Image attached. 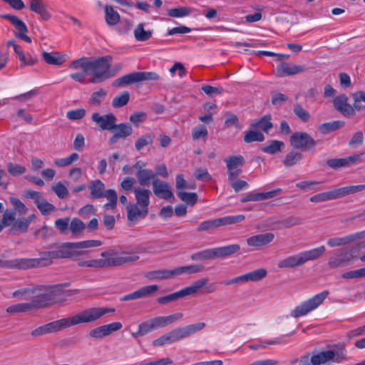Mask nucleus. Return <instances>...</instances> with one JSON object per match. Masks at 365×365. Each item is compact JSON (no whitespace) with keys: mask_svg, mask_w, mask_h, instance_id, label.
<instances>
[{"mask_svg":"<svg viewBox=\"0 0 365 365\" xmlns=\"http://www.w3.org/2000/svg\"><path fill=\"white\" fill-rule=\"evenodd\" d=\"M115 312L114 309L105 307H93L67 318L53 321L43 326H40L31 332L34 337H38L48 333L57 332L63 329L75 326L79 324L90 323L96 321L101 317L109 312Z\"/></svg>","mask_w":365,"mask_h":365,"instance_id":"1","label":"nucleus"},{"mask_svg":"<svg viewBox=\"0 0 365 365\" xmlns=\"http://www.w3.org/2000/svg\"><path fill=\"white\" fill-rule=\"evenodd\" d=\"M111 61L110 56L98 57L95 59L83 57L71 61L69 68L73 69L86 68V71L91 76L89 82L100 83L115 75V73L110 70Z\"/></svg>","mask_w":365,"mask_h":365,"instance_id":"2","label":"nucleus"},{"mask_svg":"<svg viewBox=\"0 0 365 365\" xmlns=\"http://www.w3.org/2000/svg\"><path fill=\"white\" fill-rule=\"evenodd\" d=\"M101 259H91L78 262L80 267L104 268L120 266L137 261L139 257L135 254L121 252L110 249L101 252Z\"/></svg>","mask_w":365,"mask_h":365,"instance_id":"3","label":"nucleus"},{"mask_svg":"<svg viewBox=\"0 0 365 365\" xmlns=\"http://www.w3.org/2000/svg\"><path fill=\"white\" fill-rule=\"evenodd\" d=\"M75 250H77L76 242H64L56 250L40 252L38 258H31L32 267H48L52 264L53 259L71 257Z\"/></svg>","mask_w":365,"mask_h":365,"instance_id":"4","label":"nucleus"},{"mask_svg":"<svg viewBox=\"0 0 365 365\" xmlns=\"http://www.w3.org/2000/svg\"><path fill=\"white\" fill-rule=\"evenodd\" d=\"M61 287L62 285L34 287L36 292L32 293L31 297L34 299L31 301L33 310L48 307L56 303L61 292Z\"/></svg>","mask_w":365,"mask_h":365,"instance_id":"5","label":"nucleus"},{"mask_svg":"<svg viewBox=\"0 0 365 365\" xmlns=\"http://www.w3.org/2000/svg\"><path fill=\"white\" fill-rule=\"evenodd\" d=\"M9 227V233L17 235L27 232L29 226L24 217L16 219V212L6 210L0 222V232L4 227Z\"/></svg>","mask_w":365,"mask_h":365,"instance_id":"6","label":"nucleus"},{"mask_svg":"<svg viewBox=\"0 0 365 365\" xmlns=\"http://www.w3.org/2000/svg\"><path fill=\"white\" fill-rule=\"evenodd\" d=\"M160 79V76L155 72H133L115 79L113 81V85L116 87H123L143 81H158Z\"/></svg>","mask_w":365,"mask_h":365,"instance_id":"7","label":"nucleus"},{"mask_svg":"<svg viewBox=\"0 0 365 365\" xmlns=\"http://www.w3.org/2000/svg\"><path fill=\"white\" fill-rule=\"evenodd\" d=\"M329 294V291H324L319 293L309 299L304 301L301 304L296 307L290 313L291 316L294 318H298L302 316L306 315L311 311L317 308L327 298Z\"/></svg>","mask_w":365,"mask_h":365,"instance_id":"8","label":"nucleus"},{"mask_svg":"<svg viewBox=\"0 0 365 365\" xmlns=\"http://www.w3.org/2000/svg\"><path fill=\"white\" fill-rule=\"evenodd\" d=\"M245 217L243 215L225 216L213 220H209L202 222L197 227V232L210 231L217 229L221 226L235 224L242 222Z\"/></svg>","mask_w":365,"mask_h":365,"instance_id":"9","label":"nucleus"},{"mask_svg":"<svg viewBox=\"0 0 365 365\" xmlns=\"http://www.w3.org/2000/svg\"><path fill=\"white\" fill-rule=\"evenodd\" d=\"M290 145L295 149L302 151L309 150L314 148L317 141L312 136L305 132H295L289 139Z\"/></svg>","mask_w":365,"mask_h":365,"instance_id":"10","label":"nucleus"},{"mask_svg":"<svg viewBox=\"0 0 365 365\" xmlns=\"http://www.w3.org/2000/svg\"><path fill=\"white\" fill-rule=\"evenodd\" d=\"M205 327V323L199 322L197 324H190L182 327H178L177 329H173L172 331L168 333L170 336L171 343H174L182 339L190 336V335L203 329Z\"/></svg>","mask_w":365,"mask_h":365,"instance_id":"11","label":"nucleus"},{"mask_svg":"<svg viewBox=\"0 0 365 365\" xmlns=\"http://www.w3.org/2000/svg\"><path fill=\"white\" fill-rule=\"evenodd\" d=\"M0 18L9 20L11 24L17 30L15 33L16 37L25 41L27 43L31 42V38L26 34L28 32V28L25 23L16 16L11 14H2Z\"/></svg>","mask_w":365,"mask_h":365,"instance_id":"12","label":"nucleus"},{"mask_svg":"<svg viewBox=\"0 0 365 365\" xmlns=\"http://www.w3.org/2000/svg\"><path fill=\"white\" fill-rule=\"evenodd\" d=\"M91 120L102 130L113 131L115 128V123H117L116 116L109 113L105 115H100L98 113H93Z\"/></svg>","mask_w":365,"mask_h":365,"instance_id":"13","label":"nucleus"},{"mask_svg":"<svg viewBox=\"0 0 365 365\" xmlns=\"http://www.w3.org/2000/svg\"><path fill=\"white\" fill-rule=\"evenodd\" d=\"M305 71L304 66L296 65L289 62H281L277 65L274 73L277 77L283 78L299 74Z\"/></svg>","mask_w":365,"mask_h":365,"instance_id":"14","label":"nucleus"},{"mask_svg":"<svg viewBox=\"0 0 365 365\" xmlns=\"http://www.w3.org/2000/svg\"><path fill=\"white\" fill-rule=\"evenodd\" d=\"M334 108L346 117H352L355 115L354 106L348 103V98L345 94H341L333 99Z\"/></svg>","mask_w":365,"mask_h":365,"instance_id":"15","label":"nucleus"},{"mask_svg":"<svg viewBox=\"0 0 365 365\" xmlns=\"http://www.w3.org/2000/svg\"><path fill=\"white\" fill-rule=\"evenodd\" d=\"M122 327L123 325L120 322H113L91 329L89 331L88 335L91 338L102 339L106 336H108L113 331H118L122 328Z\"/></svg>","mask_w":365,"mask_h":365,"instance_id":"16","label":"nucleus"},{"mask_svg":"<svg viewBox=\"0 0 365 365\" xmlns=\"http://www.w3.org/2000/svg\"><path fill=\"white\" fill-rule=\"evenodd\" d=\"M353 259L354 256L351 252L346 250H340L336 255L329 259L327 264L330 268L343 267L349 264Z\"/></svg>","mask_w":365,"mask_h":365,"instance_id":"17","label":"nucleus"},{"mask_svg":"<svg viewBox=\"0 0 365 365\" xmlns=\"http://www.w3.org/2000/svg\"><path fill=\"white\" fill-rule=\"evenodd\" d=\"M153 190L154 194L160 198L170 200L174 199V195L170 189V185L159 178L153 181Z\"/></svg>","mask_w":365,"mask_h":365,"instance_id":"18","label":"nucleus"},{"mask_svg":"<svg viewBox=\"0 0 365 365\" xmlns=\"http://www.w3.org/2000/svg\"><path fill=\"white\" fill-rule=\"evenodd\" d=\"M31 262V258H17L6 260L0 259V267L16 269H33Z\"/></svg>","mask_w":365,"mask_h":365,"instance_id":"19","label":"nucleus"},{"mask_svg":"<svg viewBox=\"0 0 365 365\" xmlns=\"http://www.w3.org/2000/svg\"><path fill=\"white\" fill-rule=\"evenodd\" d=\"M115 131L108 140L110 145H113L118 142L120 138H126L130 136L133 133V128L130 125L125 123L117 124L115 123Z\"/></svg>","mask_w":365,"mask_h":365,"instance_id":"20","label":"nucleus"},{"mask_svg":"<svg viewBox=\"0 0 365 365\" xmlns=\"http://www.w3.org/2000/svg\"><path fill=\"white\" fill-rule=\"evenodd\" d=\"M274 239V235L272 232H266L250 237L247 239V243L250 247H259L271 243Z\"/></svg>","mask_w":365,"mask_h":365,"instance_id":"21","label":"nucleus"},{"mask_svg":"<svg viewBox=\"0 0 365 365\" xmlns=\"http://www.w3.org/2000/svg\"><path fill=\"white\" fill-rule=\"evenodd\" d=\"M360 158V155H354L344 158H332L327 160V165L334 169H339L343 167H348L355 163Z\"/></svg>","mask_w":365,"mask_h":365,"instance_id":"22","label":"nucleus"},{"mask_svg":"<svg viewBox=\"0 0 365 365\" xmlns=\"http://www.w3.org/2000/svg\"><path fill=\"white\" fill-rule=\"evenodd\" d=\"M148 214V209L139 207L137 204H130L127 206V217L128 220L135 222L145 218Z\"/></svg>","mask_w":365,"mask_h":365,"instance_id":"23","label":"nucleus"},{"mask_svg":"<svg viewBox=\"0 0 365 365\" xmlns=\"http://www.w3.org/2000/svg\"><path fill=\"white\" fill-rule=\"evenodd\" d=\"M304 264L302 253L300 252L297 255H291L285 259L279 261L277 266L280 269L284 268H294L296 267L302 266Z\"/></svg>","mask_w":365,"mask_h":365,"instance_id":"24","label":"nucleus"},{"mask_svg":"<svg viewBox=\"0 0 365 365\" xmlns=\"http://www.w3.org/2000/svg\"><path fill=\"white\" fill-rule=\"evenodd\" d=\"M336 355L334 350H327L314 354L310 359L312 365H322L333 361Z\"/></svg>","mask_w":365,"mask_h":365,"instance_id":"25","label":"nucleus"},{"mask_svg":"<svg viewBox=\"0 0 365 365\" xmlns=\"http://www.w3.org/2000/svg\"><path fill=\"white\" fill-rule=\"evenodd\" d=\"M133 192L136 200V204L140 207L148 209L150 196L151 195L150 190L145 188L134 187Z\"/></svg>","mask_w":365,"mask_h":365,"instance_id":"26","label":"nucleus"},{"mask_svg":"<svg viewBox=\"0 0 365 365\" xmlns=\"http://www.w3.org/2000/svg\"><path fill=\"white\" fill-rule=\"evenodd\" d=\"M334 190L335 199H339L349 195L355 194L365 190V185H350L339 187Z\"/></svg>","mask_w":365,"mask_h":365,"instance_id":"27","label":"nucleus"},{"mask_svg":"<svg viewBox=\"0 0 365 365\" xmlns=\"http://www.w3.org/2000/svg\"><path fill=\"white\" fill-rule=\"evenodd\" d=\"M29 9L38 14L42 21H46L51 18V14L48 11L47 5L43 1L30 4Z\"/></svg>","mask_w":365,"mask_h":365,"instance_id":"28","label":"nucleus"},{"mask_svg":"<svg viewBox=\"0 0 365 365\" xmlns=\"http://www.w3.org/2000/svg\"><path fill=\"white\" fill-rule=\"evenodd\" d=\"M271 120L272 117L270 115H265L260 119L253 120L250 124V126L253 128L260 129L265 133H268L273 127Z\"/></svg>","mask_w":365,"mask_h":365,"instance_id":"29","label":"nucleus"},{"mask_svg":"<svg viewBox=\"0 0 365 365\" xmlns=\"http://www.w3.org/2000/svg\"><path fill=\"white\" fill-rule=\"evenodd\" d=\"M135 175L138 178V183L141 186H148L150 184L151 181L153 182L155 179L158 178L155 176V173L150 169L140 170L139 172H136Z\"/></svg>","mask_w":365,"mask_h":365,"instance_id":"30","label":"nucleus"},{"mask_svg":"<svg viewBox=\"0 0 365 365\" xmlns=\"http://www.w3.org/2000/svg\"><path fill=\"white\" fill-rule=\"evenodd\" d=\"M133 36L138 41H148L153 36L152 30H145V24L140 23L137 25L133 31Z\"/></svg>","mask_w":365,"mask_h":365,"instance_id":"31","label":"nucleus"},{"mask_svg":"<svg viewBox=\"0 0 365 365\" xmlns=\"http://www.w3.org/2000/svg\"><path fill=\"white\" fill-rule=\"evenodd\" d=\"M203 268L204 267L200 264L178 267L173 269V274L174 277L181 274H192L202 272Z\"/></svg>","mask_w":365,"mask_h":365,"instance_id":"32","label":"nucleus"},{"mask_svg":"<svg viewBox=\"0 0 365 365\" xmlns=\"http://www.w3.org/2000/svg\"><path fill=\"white\" fill-rule=\"evenodd\" d=\"M209 279L207 277L200 278L194 282L191 285L182 289L185 297L195 294L200 289L204 287L208 282Z\"/></svg>","mask_w":365,"mask_h":365,"instance_id":"33","label":"nucleus"},{"mask_svg":"<svg viewBox=\"0 0 365 365\" xmlns=\"http://www.w3.org/2000/svg\"><path fill=\"white\" fill-rule=\"evenodd\" d=\"M105 20L109 26H115L120 21L119 14L111 5H106L104 9Z\"/></svg>","mask_w":365,"mask_h":365,"instance_id":"34","label":"nucleus"},{"mask_svg":"<svg viewBox=\"0 0 365 365\" xmlns=\"http://www.w3.org/2000/svg\"><path fill=\"white\" fill-rule=\"evenodd\" d=\"M145 277L150 280L174 278L173 269H158L146 272Z\"/></svg>","mask_w":365,"mask_h":365,"instance_id":"35","label":"nucleus"},{"mask_svg":"<svg viewBox=\"0 0 365 365\" xmlns=\"http://www.w3.org/2000/svg\"><path fill=\"white\" fill-rule=\"evenodd\" d=\"M88 187L91 190V198L98 199L103 197L105 185L101 180H97L92 181Z\"/></svg>","mask_w":365,"mask_h":365,"instance_id":"36","label":"nucleus"},{"mask_svg":"<svg viewBox=\"0 0 365 365\" xmlns=\"http://www.w3.org/2000/svg\"><path fill=\"white\" fill-rule=\"evenodd\" d=\"M42 57L44 61L49 65L61 66L64 61V58L58 52L48 53L42 52Z\"/></svg>","mask_w":365,"mask_h":365,"instance_id":"37","label":"nucleus"},{"mask_svg":"<svg viewBox=\"0 0 365 365\" xmlns=\"http://www.w3.org/2000/svg\"><path fill=\"white\" fill-rule=\"evenodd\" d=\"M240 246L233 244L227 246L215 248L217 258H224L240 251Z\"/></svg>","mask_w":365,"mask_h":365,"instance_id":"38","label":"nucleus"},{"mask_svg":"<svg viewBox=\"0 0 365 365\" xmlns=\"http://www.w3.org/2000/svg\"><path fill=\"white\" fill-rule=\"evenodd\" d=\"M191 259L195 261H204L217 259L215 248L207 249L196 253L190 257Z\"/></svg>","mask_w":365,"mask_h":365,"instance_id":"39","label":"nucleus"},{"mask_svg":"<svg viewBox=\"0 0 365 365\" xmlns=\"http://www.w3.org/2000/svg\"><path fill=\"white\" fill-rule=\"evenodd\" d=\"M344 121L342 120H334L331 122L324 123L318 126V130L321 133L327 134L344 127Z\"/></svg>","mask_w":365,"mask_h":365,"instance_id":"40","label":"nucleus"},{"mask_svg":"<svg viewBox=\"0 0 365 365\" xmlns=\"http://www.w3.org/2000/svg\"><path fill=\"white\" fill-rule=\"evenodd\" d=\"M86 227V225L81 220L77 217L73 218L71 220H70L69 230L73 236H80Z\"/></svg>","mask_w":365,"mask_h":365,"instance_id":"41","label":"nucleus"},{"mask_svg":"<svg viewBox=\"0 0 365 365\" xmlns=\"http://www.w3.org/2000/svg\"><path fill=\"white\" fill-rule=\"evenodd\" d=\"M325 250V247L322 245L317 248L302 252L304 263L310 260H315L318 259L319 257L324 255Z\"/></svg>","mask_w":365,"mask_h":365,"instance_id":"42","label":"nucleus"},{"mask_svg":"<svg viewBox=\"0 0 365 365\" xmlns=\"http://www.w3.org/2000/svg\"><path fill=\"white\" fill-rule=\"evenodd\" d=\"M284 146V143L282 141L272 140L269 142L267 145H262L261 150L266 153L269 154H277L281 152L282 148Z\"/></svg>","mask_w":365,"mask_h":365,"instance_id":"43","label":"nucleus"},{"mask_svg":"<svg viewBox=\"0 0 365 365\" xmlns=\"http://www.w3.org/2000/svg\"><path fill=\"white\" fill-rule=\"evenodd\" d=\"M354 106L356 111H365V91H359L351 94Z\"/></svg>","mask_w":365,"mask_h":365,"instance_id":"44","label":"nucleus"},{"mask_svg":"<svg viewBox=\"0 0 365 365\" xmlns=\"http://www.w3.org/2000/svg\"><path fill=\"white\" fill-rule=\"evenodd\" d=\"M32 310L31 302L13 304L6 309V312L10 314L27 312Z\"/></svg>","mask_w":365,"mask_h":365,"instance_id":"45","label":"nucleus"},{"mask_svg":"<svg viewBox=\"0 0 365 365\" xmlns=\"http://www.w3.org/2000/svg\"><path fill=\"white\" fill-rule=\"evenodd\" d=\"M303 155L295 150H292L288 153L284 159L283 164L285 167H291L298 163L302 159Z\"/></svg>","mask_w":365,"mask_h":365,"instance_id":"46","label":"nucleus"},{"mask_svg":"<svg viewBox=\"0 0 365 365\" xmlns=\"http://www.w3.org/2000/svg\"><path fill=\"white\" fill-rule=\"evenodd\" d=\"M227 170H233V168H238L239 166H242L245 163V158L241 155H231L225 159Z\"/></svg>","mask_w":365,"mask_h":365,"instance_id":"47","label":"nucleus"},{"mask_svg":"<svg viewBox=\"0 0 365 365\" xmlns=\"http://www.w3.org/2000/svg\"><path fill=\"white\" fill-rule=\"evenodd\" d=\"M158 289L159 287L157 284H152L143 287L135 292L137 299H140L152 295Z\"/></svg>","mask_w":365,"mask_h":365,"instance_id":"48","label":"nucleus"},{"mask_svg":"<svg viewBox=\"0 0 365 365\" xmlns=\"http://www.w3.org/2000/svg\"><path fill=\"white\" fill-rule=\"evenodd\" d=\"M267 272L264 268H260L245 274L246 282H257L267 276Z\"/></svg>","mask_w":365,"mask_h":365,"instance_id":"49","label":"nucleus"},{"mask_svg":"<svg viewBox=\"0 0 365 365\" xmlns=\"http://www.w3.org/2000/svg\"><path fill=\"white\" fill-rule=\"evenodd\" d=\"M130 99V94L128 91H123L120 94L115 96L112 101V106L115 108H119L128 104Z\"/></svg>","mask_w":365,"mask_h":365,"instance_id":"50","label":"nucleus"},{"mask_svg":"<svg viewBox=\"0 0 365 365\" xmlns=\"http://www.w3.org/2000/svg\"><path fill=\"white\" fill-rule=\"evenodd\" d=\"M36 207L43 215H48L56 210V207L48 202L44 197L37 203Z\"/></svg>","mask_w":365,"mask_h":365,"instance_id":"51","label":"nucleus"},{"mask_svg":"<svg viewBox=\"0 0 365 365\" xmlns=\"http://www.w3.org/2000/svg\"><path fill=\"white\" fill-rule=\"evenodd\" d=\"M106 95V91L103 88H100L92 93L89 99V103L95 106H98L104 101Z\"/></svg>","mask_w":365,"mask_h":365,"instance_id":"52","label":"nucleus"},{"mask_svg":"<svg viewBox=\"0 0 365 365\" xmlns=\"http://www.w3.org/2000/svg\"><path fill=\"white\" fill-rule=\"evenodd\" d=\"M333 200H336L334 190L317 194L312 196L309 199V200L312 202H322Z\"/></svg>","mask_w":365,"mask_h":365,"instance_id":"53","label":"nucleus"},{"mask_svg":"<svg viewBox=\"0 0 365 365\" xmlns=\"http://www.w3.org/2000/svg\"><path fill=\"white\" fill-rule=\"evenodd\" d=\"M79 158L78 154L73 153L66 158H56L53 163L58 167H66L71 165L73 162L76 161Z\"/></svg>","mask_w":365,"mask_h":365,"instance_id":"54","label":"nucleus"},{"mask_svg":"<svg viewBox=\"0 0 365 365\" xmlns=\"http://www.w3.org/2000/svg\"><path fill=\"white\" fill-rule=\"evenodd\" d=\"M154 135L151 133H148L146 135H142L137 139L135 143V149L139 151L143 147L151 144L153 142Z\"/></svg>","mask_w":365,"mask_h":365,"instance_id":"55","label":"nucleus"},{"mask_svg":"<svg viewBox=\"0 0 365 365\" xmlns=\"http://www.w3.org/2000/svg\"><path fill=\"white\" fill-rule=\"evenodd\" d=\"M70 217L58 218L55 222V227L62 235H66L69 230Z\"/></svg>","mask_w":365,"mask_h":365,"instance_id":"56","label":"nucleus"},{"mask_svg":"<svg viewBox=\"0 0 365 365\" xmlns=\"http://www.w3.org/2000/svg\"><path fill=\"white\" fill-rule=\"evenodd\" d=\"M191 12L192 9L190 8L182 6L169 9L168 11V14L171 17L179 18L188 16Z\"/></svg>","mask_w":365,"mask_h":365,"instance_id":"57","label":"nucleus"},{"mask_svg":"<svg viewBox=\"0 0 365 365\" xmlns=\"http://www.w3.org/2000/svg\"><path fill=\"white\" fill-rule=\"evenodd\" d=\"M208 135L207 128L203 125H200L193 128L192 131V137L193 140H197L200 138L205 140Z\"/></svg>","mask_w":365,"mask_h":365,"instance_id":"58","label":"nucleus"},{"mask_svg":"<svg viewBox=\"0 0 365 365\" xmlns=\"http://www.w3.org/2000/svg\"><path fill=\"white\" fill-rule=\"evenodd\" d=\"M264 140V135L260 131L257 130H249L246 133L244 140L246 143H252V142H262Z\"/></svg>","mask_w":365,"mask_h":365,"instance_id":"59","label":"nucleus"},{"mask_svg":"<svg viewBox=\"0 0 365 365\" xmlns=\"http://www.w3.org/2000/svg\"><path fill=\"white\" fill-rule=\"evenodd\" d=\"M184 297L185 296L183 294V292H182V289H180V290H179V291H178L176 292H174V293H172L170 294H168V295L160 297V298H158L157 299V301L160 304H168L169 302L176 301L178 299L182 298Z\"/></svg>","mask_w":365,"mask_h":365,"instance_id":"60","label":"nucleus"},{"mask_svg":"<svg viewBox=\"0 0 365 365\" xmlns=\"http://www.w3.org/2000/svg\"><path fill=\"white\" fill-rule=\"evenodd\" d=\"M293 112L299 119L304 123L310 118L309 113L299 103L294 106Z\"/></svg>","mask_w":365,"mask_h":365,"instance_id":"61","label":"nucleus"},{"mask_svg":"<svg viewBox=\"0 0 365 365\" xmlns=\"http://www.w3.org/2000/svg\"><path fill=\"white\" fill-rule=\"evenodd\" d=\"M51 189L61 199L67 198L69 195V192L67 187L61 182H58L52 185Z\"/></svg>","mask_w":365,"mask_h":365,"instance_id":"62","label":"nucleus"},{"mask_svg":"<svg viewBox=\"0 0 365 365\" xmlns=\"http://www.w3.org/2000/svg\"><path fill=\"white\" fill-rule=\"evenodd\" d=\"M178 196L181 200L191 205H195L197 200V195L195 192L179 191L178 192Z\"/></svg>","mask_w":365,"mask_h":365,"instance_id":"63","label":"nucleus"},{"mask_svg":"<svg viewBox=\"0 0 365 365\" xmlns=\"http://www.w3.org/2000/svg\"><path fill=\"white\" fill-rule=\"evenodd\" d=\"M10 202L14 206L15 210L13 211L16 212V214L19 212V215H26L28 212V208L19 199L11 197Z\"/></svg>","mask_w":365,"mask_h":365,"instance_id":"64","label":"nucleus"}]
</instances>
